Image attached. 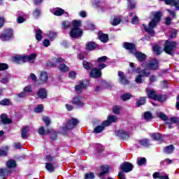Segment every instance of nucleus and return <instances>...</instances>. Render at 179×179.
Returning a JSON list of instances; mask_svg holds the SVG:
<instances>
[{"mask_svg":"<svg viewBox=\"0 0 179 179\" xmlns=\"http://www.w3.org/2000/svg\"><path fill=\"white\" fill-rule=\"evenodd\" d=\"M86 48L90 51H92V50L97 48V44L93 41H90L86 43Z\"/></svg>","mask_w":179,"mask_h":179,"instance_id":"nucleus-25","label":"nucleus"},{"mask_svg":"<svg viewBox=\"0 0 179 179\" xmlns=\"http://www.w3.org/2000/svg\"><path fill=\"white\" fill-rule=\"evenodd\" d=\"M144 118L145 120H146V121H150V120H152L153 117L152 116V114L150 113V112H145L144 113Z\"/></svg>","mask_w":179,"mask_h":179,"instance_id":"nucleus-45","label":"nucleus"},{"mask_svg":"<svg viewBox=\"0 0 179 179\" xmlns=\"http://www.w3.org/2000/svg\"><path fill=\"white\" fill-rule=\"evenodd\" d=\"M71 37L72 38H76L78 37H82V34H83V31H82V29L79 28H73L70 33H69Z\"/></svg>","mask_w":179,"mask_h":179,"instance_id":"nucleus-11","label":"nucleus"},{"mask_svg":"<svg viewBox=\"0 0 179 179\" xmlns=\"http://www.w3.org/2000/svg\"><path fill=\"white\" fill-rule=\"evenodd\" d=\"M120 110H121V106H115L113 108V112L114 113V114H120Z\"/></svg>","mask_w":179,"mask_h":179,"instance_id":"nucleus-51","label":"nucleus"},{"mask_svg":"<svg viewBox=\"0 0 179 179\" xmlns=\"http://www.w3.org/2000/svg\"><path fill=\"white\" fill-rule=\"evenodd\" d=\"M139 143L141 146H145L148 147L149 145H150V143H149V140L145 138L139 141Z\"/></svg>","mask_w":179,"mask_h":179,"instance_id":"nucleus-44","label":"nucleus"},{"mask_svg":"<svg viewBox=\"0 0 179 179\" xmlns=\"http://www.w3.org/2000/svg\"><path fill=\"white\" fill-rule=\"evenodd\" d=\"M52 13L55 15V16H61L65 13V10H64L62 8H57L52 10Z\"/></svg>","mask_w":179,"mask_h":179,"instance_id":"nucleus-23","label":"nucleus"},{"mask_svg":"<svg viewBox=\"0 0 179 179\" xmlns=\"http://www.w3.org/2000/svg\"><path fill=\"white\" fill-rule=\"evenodd\" d=\"M131 23L132 24H138V17L135 15L132 19H131Z\"/></svg>","mask_w":179,"mask_h":179,"instance_id":"nucleus-60","label":"nucleus"},{"mask_svg":"<svg viewBox=\"0 0 179 179\" xmlns=\"http://www.w3.org/2000/svg\"><path fill=\"white\" fill-rule=\"evenodd\" d=\"M59 69L61 72H68L69 71V67L66 64H62L59 66Z\"/></svg>","mask_w":179,"mask_h":179,"instance_id":"nucleus-38","label":"nucleus"},{"mask_svg":"<svg viewBox=\"0 0 179 179\" xmlns=\"http://www.w3.org/2000/svg\"><path fill=\"white\" fill-rule=\"evenodd\" d=\"M8 149L9 148L8 146H5L2 149H0V156H7Z\"/></svg>","mask_w":179,"mask_h":179,"instance_id":"nucleus-39","label":"nucleus"},{"mask_svg":"<svg viewBox=\"0 0 179 179\" xmlns=\"http://www.w3.org/2000/svg\"><path fill=\"white\" fill-rule=\"evenodd\" d=\"M120 23H121V18H120V17H115L111 24H113V26H117Z\"/></svg>","mask_w":179,"mask_h":179,"instance_id":"nucleus-42","label":"nucleus"},{"mask_svg":"<svg viewBox=\"0 0 179 179\" xmlns=\"http://www.w3.org/2000/svg\"><path fill=\"white\" fill-rule=\"evenodd\" d=\"M151 138H152L155 141H162V134L159 133H155L151 134Z\"/></svg>","mask_w":179,"mask_h":179,"instance_id":"nucleus-40","label":"nucleus"},{"mask_svg":"<svg viewBox=\"0 0 179 179\" xmlns=\"http://www.w3.org/2000/svg\"><path fill=\"white\" fill-rule=\"evenodd\" d=\"M9 66H8V64L5 63H1L0 64V71H6V69H8Z\"/></svg>","mask_w":179,"mask_h":179,"instance_id":"nucleus-53","label":"nucleus"},{"mask_svg":"<svg viewBox=\"0 0 179 179\" xmlns=\"http://www.w3.org/2000/svg\"><path fill=\"white\" fill-rule=\"evenodd\" d=\"M143 66L146 68L145 69H152L156 71V69H159V62H157V60L154 59L148 64H143Z\"/></svg>","mask_w":179,"mask_h":179,"instance_id":"nucleus-9","label":"nucleus"},{"mask_svg":"<svg viewBox=\"0 0 179 179\" xmlns=\"http://www.w3.org/2000/svg\"><path fill=\"white\" fill-rule=\"evenodd\" d=\"M120 169L124 173H129V171H132L134 166L129 162H125L120 166Z\"/></svg>","mask_w":179,"mask_h":179,"instance_id":"nucleus-15","label":"nucleus"},{"mask_svg":"<svg viewBox=\"0 0 179 179\" xmlns=\"http://www.w3.org/2000/svg\"><path fill=\"white\" fill-rule=\"evenodd\" d=\"M17 97L19 99H24V97H26L27 96V93L26 92H20L19 94H17Z\"/></svg>","mask_w":179,"mask_h":179,"instance_id":"nucleus-57","label":"nucleus"},{"mask_svg":"<svg viewBox=\"0 0 179 179\" xmlns=\"http://www.w3.org/2000/svg\"><path fill=\"white\" fill-rule=\"evenodd\" d=\"M7 169L10 170V169H15L16 167V161L15 159H9L6 162Z\"/></svg>","mask_w":179,"mask_h":179,"instance_id":"nucleus-24","label":"nucleus"},{"mask_svg":"<svg viewBox=\"0 0 179 179\" xmlns=\"http://www.w3.org/2000/svg\"><path fill=\"white\" fill-rule=\"evenodd\" d=\"M174 152V146L173 145H169L164 149V152L167 155H170V153H173Z\"/></svg>","mask_w":179,"mask_h":179,"instance_id":"nucleus-37","label":"nucleus"},{"mask_svg":"<svg viewBox=\"0 0 179 179\" xmlns=\"http://www.w3.org/2000/svg\"><path fill=\"white\" fill-rule=\"evenodd\" d=\"M152 15L154 16V18L149 22L148 27L146 25L143 24V29H144L147 33L152 35L155 34V30L153 28L156 27L157 23L162 20V14L160 11H157L153 12Z\"/></svg>","mask_w":179,"mask_h":179,"instance_id":"nucleus-1","label":"nucleus"},{"mask_svg":"<svg viewBox=\"0 0 179 179\" xmlns=\"http://www.w3.org/2000/svg\"><path fill=\"white\" fill-rule=\"evenodd\" d=\"M69 77L71 79H75V78H76V73H75V71H71V72L69 73Z\"/></svg>","mask_w":179,"mask_h":179,"instance_id":"nucleus-61","label":"nucleus"},{"mask_svg":"<svg viewBox=\"0 0 179 179\" xmlns=\"http://www.w3.org/2000/svg\"><path fill=\"white\" fill-rule=\"evenodd\" d=\"M123 47L124 48H125V50H130V52L135 55L138 61H145L146 55L141 52H137L136 48L135 47V45H134L133 43L125 42L123 43Z\"/></svg>","mask_w":179,"mask_h":179,"instance_id":"nucleus-2","label":"nucleus"},{"mask_svg":"<svg viewBox=\"0 0 179 179\" xmlns=\"http://www.w3.org/2000/svg\"><path fill=\"white\" fill-rule=\"evenodd\" d=\"M62 26H63L64 29H69V27H71V22H69L68 21H64L62 22Z\"/></svg>","mask_w":179,"mask_h":179,"instance_id":"nucleus-54","label":"nucleus"},{"mask_svg":"<svg viewBox=\"0 0 179 179\" xmlns=\"http://www.w3.org/2000/svg\"><path fill=\"white\" fill-rule=\"evenodd\" d=\"M9 79H10V75H7L5 78L1 79V83H8V81L9 80Z\"/></svg>","mask_w":179,"mask_h":179,"instance_id":"nucleus-56","label":"nucleus"},{"mask_svg":"<svg viewBox=\"0 0 179 179\" xmlns=\"http://www.w3.org/2000/svg\"><path fill=\"white\" fill-rule=\"evenodd\" d=\"M36 58H37V54L32 53L24 57L16 56L13 58V62H15V64H23L24 62H30V64H33L34 63V61H36Z\"/></svg>","mask_w":179,"mask_h":179,"instance_id":"nucleus-3","label":"nucleus"},{"mask_svg":"<svg viewBox=\"0 0 179 179\" xmlns=\"http://www.w3.org/2000/svg\"><path fill=\"white\" fill-rule=\"evenodd\" d=\"M137 164L138 166H143V164H146V158H140L137 161Z\"/></svg>","mask_w":179,"mask_h":179,"instance_id":"nucleus-50","label":"nucleus"},{"mask_svg":"<svg viewBox=\"0 0 179 179\" xmlns=\"http://www.w3.org/2000/svg\"><path fill=\"white\" fill-rule=\"evenodd\" d=\"M107 56H103V57H101L98 59V62H104L106 61H107Z\"/></svg>","mask_w":179,"mask_h":179,"instance_id":"nucleus-62","label":"nucleus"},{"mask_svg":"<svg viewBox=\"0 0 179 179\" xmlns=\"http://www.w3.org/2000/svg\"><path fill=\"white\" fill-rule=\"evenodd\" d=\"M12 36H13V31L10 29H7L0 35V39L1 41H8L12 38Z\"/></svg>","mask_w":179,"mask_h":179,"instance_id":"nucleus-8","label":"nucleus"},{"mask_svg":"<svg viewBox=\"0 0 179 179\" xmlns=\"http://www.w3.org/2000/svg\"><path fill=\"white\" fill-rule=\"evenodd\" d=\"M43 121L45 122L46 127H48V125L51 124V121L50 120V118L48 117H43Z\"/></svg>","mask_w":179,"mask_h":179,"instance_id":"nucleus-52","label":"nucleus"},{"mask_svg":"<svg viewBox=\"0 0 179 179\" xmlns=\"http://www.w3.org/2000/svg\"><path fill=\"white\" fill-rule=\"evenodd\" d=\"M153 50V52L155 55H160V54H162V48H160V46L155 45V46H153L152 48Z\"/></svg>","mask_w":179,"mask_h":179,"instance_id":"nucleus-27","label":"nucleus"},{"mask_svg":"<svg viewBox=\"0 0 179 179\" xmlns=\"http://www.w3.org/2000/svg\"><path fill=\"white\" fill-rule=\"evenodd\" d=\"M87 85H89V82L87 80H84L83 81H79L78 84L75 86V90L78 94H80L86 87H87Z\"/></svg>","mask_w":179,"mask_h":179,"instance_id":"nucleus-7","label":"nucleus"},{"mask_svg":"<svg viewBox=\"0 0 179 179\" xmlns=\"http://www.w3.org/2000/svg\"><path fill=\"white\" fill-rule=\"evenodd\" d=\"M129 2L128 8L129 9H134L135 8V6L136 5V3L134 0H127Z\"/></svg>","mask_w":179,"mask_h":179,"instance_id":"nucleus-49","label":"nucleus"},{"mask_svg":"<svg viewBox=\"0 0 179 179\" xmlns=\"http://www.w3.org/2000/svg\"><path fill=\"white\" fill-rule=\"evenodd\" d=\"M157 115L158 118H160V120H162L163 121H166L167 120V115L162 112H157Z\"/></svg>","mask_w":179,"mask_h":179,"instance_id":"nucleus-41","label":"nucleus"},{"mask_svg":"<svg viewBox=\"0 0 179 179\" xmlns=\"http://www.w3.org/2000/svg\"><path fill=\"white\" fill-rule=\"evenodd\" d=\"M118 121V118L115 115H110L108 117L107 120H105L103 122V125L105 127H109V125H111V123L113 122H117Z\"/></svg>","mask_w":179,"mask_h":179,"instance_id":"nucleus-13","label":"nucleus"},{"mask_svg":"<svg viewBox=\"0 0 179 179\" xmlns=\"http://www.w3.org/2000/svg\"><path fill=\"white\" fill-rule=\"evenodd\" d=\"M0 105L1 106H10V101L8 99H4L1 101H0Z\"/></svg>","mask_w":179,"mask_h":179,"instance_id":"nucleus-47","label":"nucleus"},{"mask_svg":"<svg viewBox=\"0 0 179 179\" xmlns=\"http://www.w3.org/2000/svg\"><path fill=\"white\" fill-rule=\"evenodd\" d=\"M41 83H45L48 80V74L46 72H41L39 78Z\"/></svg>","mask_w":179,"mask_h":179,"instance_id":"nucleus-22","label":"nucleus"},{"mask_svg":"<svg viewBox=\"0 0 179 179\" xmlns=\"http://www.w3.org/2000/svg\"><path fill=\"white\" fill-rule=\"evenodd\" d=\"M116 136L120 138V139H128L129 138V132L124 130H117L115 131Z\"/></svg>","mask_w":179,"mask_h":179,"instance_id":"nucleus-14","label":"nucleus"},{"mask_svg":"<svg viewBox=\"0 0 179 179\" xmlns=\"http://www.w3.org/2000/svg\"><path fill=\"white\" fill-rule=\"evenodd\" d=\"M106 127H107V126L103 125L102 123V125L96 126L94 129V132L95 134H100V132L104 131V128H106Z\"/></svg>","mask_w":179,"mask_h":179,"instance_id":"nucleus-29","label":"nucleus"},{"mask_svg":"<svg viewBox=\"0 0 179 179\" xmlns=\"http://www.w3.org/2000/svg\"><path fill=\"white\" fill-rule=\"evenodd\" d=\"M94 178V173L90 172L85 174V179H93Z\"/></svg>","mask_w":179,"mask_h":179,"instance_id":"nucleus-55","label":"nucleus"},{"mask_svg":"<svg viewBox=\"0 0 179 179\" xmlns=\"http://www.w3.org/2000/svg\"><path fill=\"white\" fill-rule=\"evenodd\" d=\"M118 76H119V82H120L121 85L129 84V81L127 79V77H125V75H124V72L118 71Z\"/></svg>","mask_w":179,"mask_h":179,"instance_id":"nucleus-16","label":"nucleus"},{"mask_svg":"<svg viewBox=\"0 0 179 179\" xmlns=\"http://www.w3.org/2000/svg\"><path fill=\"white\" fill-rule=\"evenodd\" d=\"M55 37H57V34L54 31H50L49 33V38H50V40H54V38H55Z\"/></svg>","mask_w":179,"mask_h":179,"instance_id":"nucleus-58","label":"nucleus"},{"mask_svg":"<svg viewBox=\"0 0 179 179\" xmlns=\"http://www.w3.org/2000/svg\"><path fill=\"white\" fill-rule=\"evenodd\" d=\"M34 16L35 17H38V16H40V10L38 9L35 10L34 12Z\"/></svg>","mask_w":179,"mask_h":179,"instance_id":"nucleus-63","label":"nucleus"},{"mask_svg":"<svg viewBox=\"0 0 179 179\" xmlns=\"http://www.w3.org/2000/svg\"><path fill=\"white\" fill-rule=\"evenodd\" d=\"M61 62H64V59L55 57L53 58V63L50 64V66H55L57 64Z\"/></svg>","mask_w":179,"mask_h":179,"instance_id":"nucleus-34","label":"nucleus"},{"mask_svg":"<svg viewBox=\"0 0 179 179\" xmlns=\"http://www.w3.org/2000/svg\"><path fill=\"white\" fill-rule=\"evenodd\" d=\"M171 122H173V124H177V122H179V118L177 117H171Z\"/></svg>","mask_w":179,"mask_h":179,"instance_id":"nucleus-59","label":"nucleus"},{"mask_svg":"<svg viewBox=\"0 0 179 179\" xmlns=\"http://www.w3.org/2000/svg\"><path fill=\"white\" fill-rule=\"evenodd\" d=\"M30 131V127L29 126H24L22 127L21 131V137L22 139H27L29 138V131Z\"/></svg>","mask_w":179,"mask_h":179,"instance_id":"nucleus-18","label":"nucleus"},{"mask_svg":"<svg viewBox=\"0 0 179 179\" xmlns=\"http://www.w3.org/2000/svg\"><path fill=\"white\" fill-rule=\"evenodd\" d=\"M45 169L50 171V173H52V171H54L55 168H54V165H52L50 163H46L45 164Z\"/></svg>","mask_w":179,"mask_h":179,"instance_id":"nucleus-43","label":"nucleus"},{"mask_svg":"<svg viewBox=\"0 0 179 179\" xmlns=\"http://www.w3.org/2000/svg\"><path fill=\"white\" fill-rule=\"evenodd\" d=\"M145 103H146V99H145V97H141L140 99H138L136 103V106L137 107H141V106H143V104H145Z\"/></svg>","mask_w":179,"mask_h":179,"instance_id":"nucleus-32","label":"nucleus"},{"mask_svg":"<svg viewBox=\"0 0 179 179\" xmlns=\"http://www.w3.org/2000/svg\"><path fill=\"white\" fill-rule=\"evenodd\" d=\"M38 132L40 134V135H44V134H52V132H54V130H52V129H48L46 131L44 129L43 127H41L39 128Z\"/></svg>","mask_w":179,"mask_h":179,"instance_id":"nucleus-28","label":"nucleus"},{"mask_svg":"<svg viewBox=\"0 0 179 179\" xmlns=\"http://www.w3.org/2000/svg\"><path fill=\"white\" fill-rule=\"evenodd\" d=\"M44 108V106L43 104L38 105L34 110L35 113H41Z\"/></svg>","mask_w":179,"mask_h":179,"instance_id":"nucleus-46","label":"nucleus"},{"mask_svg":"<svg viewBox=\"0 0 179 179\" xmlns=\"http://www.w3.org/2000/svg\"><path fill=\"white\" fill-rule=\"evenodd\" d=\"M118 178L119 179H125V175H124V173L120 172L118 173Z\"/></svg>","mask_w":179,"mask_h":179,"instance_id":"nucleus-64","label":"nucleus"},{"mask_svg":"<svg viewBox=\"0 0 179 179\" xmlns=\"http://www.w3.org/2000/svg\"><path fill=\"white\" fill-rule=\"evenodd\" d=\"M90 76H91V78H100V76H101V71L96 68H94L90 72Z\"/></svg>","mask_w":179,"mask_h":179,"instance_id":"nucleus-17","label":"nucleus"},{"mask_svg":"<svg viewBox=\"0 0 179 179\" xmlns=\"http://www.w3.org/2000/svg\"><path fill=\"white\" fill-rule=\"evenodd\" d=\"M166 5H171L176 7L177 10H179V0H163Z\"/></svg>","mask_w":179,"mask_h":179,"instance_id":"nucleus-19","label":"nucleus"},{"mask_svg":"<svg viewBox=\"0 0 179 179\" xmlns=\"http://www.w3.org/2000/svg\"><path fill=\"white\" fill-rule=\"evenodd\" d=\"M8 174H9L8 169H0V177H1V178H6Z\"/></svg>","mask_w":179,"mask_h":179,"instance_id":"nucleus-26","label":"nucleus"},{"mask_svg":"<svg viewBox=\"0 0 179 179\" xmlns=\"http://www.w3.org/2000/svg\"><path fill=\"white\" fill-rule=\"evenodd\" d=\"M1 121L4 125H6L8 124H12V120L8 117V115L6 114L1 115Z\"/></svg>","mask_w":179,"mask_h":179,"instance_id":"nucleus-20","label":"nucleus"},{"mask_svg":"<svg viewBox=\"0 0 179 179\" xmlns=\"http://www.w3.org/2000/svg\"><path fill=\"white\" fill-rule=\"evenodd\" d=\"M78 124H79L78 119L72 118L67 122L65 127H62V133L66 134L69 129H73Z\"/></svg>","mask_w":179,"mask_h":179,"instance_id":"nucleus-6","label":"nucleus"},{"mask_svg":"<svg viewBox=\"0 0 179 179\" xmlns=\"http://www.w3.org/2000/svg\"><path fill=\"white\" fill-rule=\"evenodd\" d=\"M148 96L149 99H152V100H157V101H163V98L162 95L156 94V91L154 90H147Z\"/></svg>","mask_w":179,"mask_h":179,"instance_id":"nucleus-10","label":"nucleus"},{"mask_svg":"<svg viewBox=\"0 0 179 179\" xmlns=\"http://www.w3.org/2000/svg\"><path fill=\"white\" fill-rule=\"evenodd\" d=\"M73 29H79V27H80V26H81L80 21H79V20H73Z\"/></svg>","mask_w":179,"mask_h":179,"instance_id":"nucleus-48","label":"nucleus"},{"mask_svg":"<svg viewBox=\"0 0 179 179\" xmlns=\"http://www.w3.org/2000/svg\"><path fill=\"white\" fill-rule=\"evenodd\" d=\"M101 171L99 173L100 177L107 174V173H108V171H110V167H108V166H101Z\"/></svg>","mask_w":179,"mask_h":179,"instance_id":"nucleus-33","label":"nucleus"},{"mask_svg":"<svg viewBox=\"0 0 179 179\" xmlns=\"http://www.w3.org/2000/svg\"><path fill=\"white\" fill-rule=\"evenodd\" d=\"M83 65L87 71H90L92 68H93V64H92V63L85 60L83 62Z\"/></svg>","mask_w":179,"mask_h":179,"instance_id":"nucleus-31","label":"nucleus"},{"mask_svg":"<svg viewBox=\"0 0 179 179\" xmlns=\"http://www.w3.org/2000/svg\"><path fill=\"white\" fill-rule=\"evenodd\" d=\"M37 96L39 99H47V90L43 88L40 89L38 91Z\"/></svg>","mask_w":179,"mask_h":179,"instance_id":"nucleus-21","label":"nucleus"},{"mask_svg":"<svg viewBox=\"0 0 179 179\" xmlns=\"http://www.w3.org/2000/svg\"><path fill=\"white\" fill-rule=\"evenodd\" d=\"M120 99L122 101H127V100L132 99V95L130 94H123L121 95Z\"/></svg>","mask_w":179,"mask_h":179,"instance_id":"nucleus-35","label":"nucleus"},{"mask_svg":"<svg viewBox=\"0 0 179 179\" xmlns=\"http://www.w3.org/2000/svg\"><path fill=\"white\" fill-rule=\"evenodd\" d=\"M42 33L43 31H41V29H36V38L38 41H41V38H43V36H41Z\"/></svg>","mask_w":179,"mask_h":179,"instance_id":"nucleus-36","label":"nucleus"},{"mask_svg":"<svg viewBox=\"0 0 179 179\" xmlns=\"http://www.w3.org/2000/svg\"><path fill=\"white\" fill-rule=\"evenodd\" d=\"M83 99L82 96L78 95L73 99L71 103L74 104V106H77V107H83L85 103L82 101Z\"/></svg>","mask_w":179,"mask_h":179,"instance_id":"nucleus-12","label":"nucleus"},{"mask_svg":"<svg viewBox=\"0 0 179 179\" xmlns=\"http://www.w3.org/2000/svg\"><path fill=\"white\" fill-rule=\"evenodd\" d=\"M136 71L137 72V73H139V75H138L136 77V83H142L143 82V80L142 79V78H148V76H149V75H150V71L148 70V69H144L141 71V69L138 68Z\"/></svg>","mask_w":179,"mask_h":179,"instance_id":"nucleus-4","label":"nucleus"},{"mask_svg":"<svg viewBox=\"0 0 179 179\" xmlns=\"http://www.w3.org/2000/svg\"><path fill=\"white\" fill-rule=\"evenodd\" d=\"M99 40L102 41V43H107L108 41V35L104 34H99Z\"/></svg>","mask_w":179,"mask_h":179,"instance_id":"nucleus-30","label":"nucleus"},{"mask_svg":"<svg viewBox=\"0 0 179 179\" xmlns=\"http://www.w3.org/2000/svg\"><path fill=\"white\" fill-rule=\"evenodd\" d=\"M177 47V43L174 41H166L164 51L169 54V55H173V51L176 50Z\"/></svg>","mask_w":179,"mask_h":179,"instance_id":"nucleus-5","label":"nucleus"}]
</instances>
